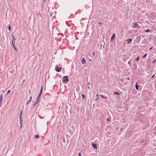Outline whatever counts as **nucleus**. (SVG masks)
I'll use <instances>...</instances> for the list:
<instances>
[{"label":"nucleus","mask_w":156,"mask_h":156,"mask_svg":"<svg viewBox=\"0 0 156 156\" xmlns=\"http://www.w3.org/2000/svg\"><path fill=\"white\" fill-rule=\"evenodd\" d=\"M43 89V87L42 86L41 87V88L40 91L39 92V93L38 96H37V98L36 101L35 102H34V104L33 105V106H34L36 105L38 102L40 96L42 94Z\"/></svg>","instance_id":"nucleus-1"},{"label":"nucleus","mask_w":156,"mask_h":156,"mask_svg":"<svg viewBox=\"0 0 156 156\" xmlns=\"http://www.w3.org/2000/svg\"><path fill=\"white\" fill-rule=\"evenodd\" d=\"M62 80L63 82H66L69 81L68 77V76H64L62 79Z\"/></svg>","instance_id":"nucleus-2"},{"label":"nucleus","mask_w":156,"mask_h":156,"mask_svg":"<svg viewBox=\"0 0 156 156\" xmlns=\"http://www.w3.org/2000/svg\"><path fill=\"white\" fill-rule=\"evenodd\" d=\"M133 28H138L139 27V26L137 23L135 22L133 26Z\"/></svg>","instance_id":"nucleus-3"},{"label":"nucleus","mask_w":156,"mask_h":156,"mask_svg":"<svg viewBox=\"0 0 156 156\" xmlns=\"http://www.w3.org/2000/svg\"><path fill=\"white\" fill-rule=\"evenodd\" d=\"M56 71L58 72H60L61 71V67H58L57 66H56Z\"/></svg>","instance_id":"nucleus-4"},{"label":"nucleus","mask_w":156,"mask_h":156,"mask_svg":"<svg viewBox=\"0 0 156 156\" xmlns=\"http://www.w3.org/2000/svg\"><path fill=\"white\" fill-rule=\"evenodd\" d=\"M32 97L31 96H30V99L29 100L27 101V102L26 103L27 105H28L29 104L30 102L32 100Z\"/></svg>","instance_id":"nucleus-5"},{"label":"nucleus","mask_w":156,"mask_h":156,"mask_svg":"<svg viewBox=\"0 0 156 156\" xmlns=\"http://www.w3.org/2000/svg\"><path fill=\"white\" fill-rule=\"evenodd\" d=\"M126 41L128 44H130L132 41V40L131 39H127Z\"/></svg>","instance_id":"nucleus-6"},{"label":"nucleus","mask_w":156,"mask_h":156,"mask_svg":"<svg viewBox=\"0 0 156 156\" xmlns=\"http://www.w3.org/2000/svg\"><path fill=\"white\" fill-rule=\"evenodd\" d=\"M93 147L95 149H97V146L96 144H95L92 143V144Z\"/></svg>","instance_id":"nucleus-7"},{"label":"nucleus","mask_w":156,"mask_h":156,"mask_svg":"<svg viewBox=\"0 0 156 156\" xmlns=\"http://www.w3.org/2000/svg\"><path fill=\"white\" fill-rule=\"evenodd\" d=\"M22 111H21L20 112V121H21V120L22 119V118L21 117V115H22Z\"/></svg>","instance_id":"nucleus-8"},{"label":"nucleus","mask_w":156,"mask_h":156,"mask_svg":"<svg viewBox=\"0 0 156 156\" xmlns=\"http://www.w3.org/2000/svg\"><path fill=\"white\" fill-rule=\"evenodd\" d=\"M82 64H85L86 63V61L84 58L82 59Z\"/></svg>","instance_id":"nucleus-9"},{"label":"nucleus","mask_w":156,"mask_h":156,"mask_svg":"<svg viewBox=\"0 0 156 156\" xmlns=\"http://www.w3.org/2000/svg\"><path fill=\"white\" fill-rule=\"evenodd\" d=\"M115 38V35L114 34H113L112 35L111 37V40L112 41L113 39H114Z\"/></svg>","instance_id":"nucleus-10"},{"label":"nucleus","mask_w":156,"mask_h":156,"mask_svg":"<svg viewBox=\"0 0 156 156\" xmlns=\"http://www.w3.org/2000/svg\"><path fill=\"white\" fill-rule=\"evenodd\" d=\"M139 86V85H138V83H136L135 87H136V90H138Z\"/></svg>","instance_id":"nucleus-11"},{"label":"nucleus","mask_w":156,"mask_h":156,"mask_svg":"<svg viewBox=\"0 0 156 156\" xmlns=\"http://www.w3.org/2000/svg\"><path fill=\"white\" fill-rule=\"evenodd\" d=\"M12 45H13V47L16 50H17V49H16V47H15V45L14 44H13V41H12Z\"/></svg>","instance_id":"nucleus-12"},{"label":"nucleus","mask_w":156,"mask_h":156,"mask_svg":"<svg viewBox=\"0 0 156 156\" xmlns=\"http://www.w3.org/2000/svg\"><path fill=\"white\" fill-rule=\"evenodd\" d=\"M96 96H97V98L96 99V101H98V94H97L96 95Z\"/></svg>","instance_id":"nucleus-13"},{"label":"nucleus","mask_w":156,"mask_h":156,"mask_svg":"<svg viewBox=\"0 0 156 156\" xmlns=\"http://www.w3.org/2000/svg\"><path fill=\"white\" fill-rule=\"evenodd\" d=\"M114 94H120V93L118 92H115V91L114 92Z\"/></svg>","instance_id":"nucleus-14"},{"label":"nucleus","mask_w":156,"mask_h":156,"mask_svg":"<svg viewBox=\"0 0 156 156\" xmlns=\"http://www.w3.org/2000/svg\"><path fill=\"white\" fill-rule=\"evenodd\" d=\"M82 96L83 99H84L85 98V96L83 94H82Z\"/></svg>","instance_id":"nucleus-15"},{"label":"nucleus","mask_w":156,"mask_h":156,"mask_svg":"<svg viewBox=\"0 0 156 156\" xmlns=\"http://www.w3.org/2000/svg\"><path fill=\"white\" fill-rule=\"evenodd\" d=\"M2 95H1V96H0V99L1 102L2 101Z\"/></svg>","instance_id":"nucleus-16"},{"label":"nucleus","mask_w":156,"mask_h":156,"mask_svg":"<svg viewBox=\"0 0 156 156\" xmlns=\"http://www.w3.org/2000/svg\"><path fill=\"white\" fill-rule=\"evenodd\" d=\"M10 90H9L7 93V94H9L10 93Z\"/></svg>","instance_id":"nucleus-17"},{"label":"nucleus","mask_w":156,"mask_h":156,"mask_svg":"<svg viewBox=\"0 0 156 156\" xmlns=\"http://www.w3.org/2000/svg\"><path fill=\"white\" fill-rule=\"evenodd\" d=\"M139 57H137L135 60L136 61H138L139 59Z\"/></svg>","instance_id":"nucleus-18"},{"label":"nucleus","mask_w":156,"mask_h":156,"mask_svg":"<svg viewBox=\"0 0 156 156\" xmlns=\"http://www.w3.org/2000/svg\"><path fill=\"white\" fill-rule=\"evenodd\" d=\"M111 119L110 117H109L108 118H107V120L108 121H110L111 120Z\"/></svg>","instance_id":"nucleus-19"},{"label":"nucleus","mask_w":156,"mask_h":156,"mask_svg":"<svg viewBox=\"0 0 156 156\" xmlns=\"http://www.w3.org/2000/svg\"><path fill=\"white\" fill-rule=\"evenodd\" d=\"M150 31V30L149 29H147L145 30V32H148Z\"/></svg>","instance_id":"nucleus-20"},{"label":"nucleus","mask_w":156,"mask_h":156,"mask_svg":"<svg viewBox=\"0 0 156 156\" xmlns=\"http://www.w3.org/2000/svg\"><path fill=\"white\" fill-rule=\"evenodd\" d=\"M35 137L37 138H38L39 137L38 135H35Z\"/></svg>","instance_id":"nucleus-21"},{"label":"nucleus","mask_w":156,"mask_h":156,"mask_svg":"<svg viewBox=\"0 0 156 156\" xmlns=\"http://www.w3.org/2000/svg\"><path fill=\"white\" fill-rule=\"evenodd\" d=\"M12 37H13V43L14 42H14V41H15L16 40V39H15L14 37L12 36Z\"/></svg>","instance_id":"nucleus-22"},{"label":"nucleus","mask_w":156,"mask_h":156,"mask_svg":"<svg viewBox=\"0 0 156 156\" xmlns=\"http://www.w3.org/2000/svg\"><path fill=\"white\" fill-rule=\"evenodd\" d=\"M147 54H145L143 57V58H144L146 56H147Z\"/></svg>","instance_id":"nucleus-23"},{"label":"nucleus","mask_w":156,"mask_h":156,"mask_svg":"<svg viewBox=\"0 0 156 156\" xmlns=\"http://www.w3.org/2000/svg\"><path fill=\"white\" fill-rule=\"evenodd\" d=\"M8 29H9V30H10V31L11 30V27H10V26H9V27H8Z\"/></svg>","instance_id":"nucleus-24"},{"label":"nucleus","mask_w":156,"mask_h":156,"mask_svg":"<svg viewBox=\"0 0 156 156\" xmlns=\"http://www.w3.org/2000/svg\"><path fill=\"white\" fill-rule=\"evenodd\" d=\"M79 156H82L81 155V153H79Z\"/></svg>","instance_id":"nucleus-25"},{"label":"nucleus","mask_w":156,"mask_h":156,"mask_svg":"<svg viewBox=\"0 0 156 156\" xmlns=\"http://www.w3.org/2000/svg\"><path fill=\"white\" fill-rule=\"evenodd\" d=\"M94 55H95V53H94V52H93L92 53V55L93 56H94Z\"/></svg>","instance_id":"nucleus-26"},{"label":"nucleus","mask_w":156,"mask_h":156,"mask_svg":"<svg viewBox=\"0 0 156 156\" xmlns=\"http://www.w3.org/2000/svg\"><path fill=\"white\" fill-rule=\"evenodd\" d=\"M156 60L154 59L153 62L152 63H154L155 62Z\"/></svg>","instance_id":"nucleus-27"},{"label":"nucleus","mask_w":156,"mask_h":156,"mask_svg":"<svg viewBox=\"0 0 156 156\" xmlns=\"http://www.w3.org/2000/svg\"><path fill=\"white\" fill-rule=\"evenodd\" d=\"M100 96L101 97H102L103 98H105V97H104L103 96H102V95H100Z\"/></svg>","instance_id":"nucleus-28"},{"label":"nucleus","mask_w":156,"mask_h":156,"mask_svg":"<svg viewBox=\"0 0 156 156\" xmlns=\"http://www.w3.org/2000/svg\"><path fill=\"white\" fill-rule=\"evenodd\" d=\"M87 88L88 89H90V87L88 86L87 87Z\"/></svg>","instance_id":"nucleus-29"},{"label":"nucleus","mask_w":156,"mask_h":156,"mask_svg":"<svg viewBox=\"0 0 156 156\" xmlns=\"http://www.w3.org/2000/svg\"><path fill=\"white\" fill-rule=\"evenodd\" d=\"M90 84V82H88L87 83V85H89Z\"/></svg>","instance_id":"nucleus-30"},{"label":"nucleus","mask_w":156,"mask_h":156,"mask_svg":"<svg viewBox=\"0 0 156 156\" xmlns=\"http://www.w3.org/2000/svg\"><path fill=\"white\" fill-rule=\"evenodd\" d=\"M154 76V75H153L152 76V78H153Z\"/></svg>","instance_id":"nucleus-31"},{"label":"nucleus","mask_w":156,"mask_h":156,"mask_svg":"<svg viewBox=\"0 0 156 156\" xmlns=\"http://www.w3.org/2000/svg\"><path fill=\"white\" fill-rule=\"evenodd\" d=\"M22 127V125H21L20 126V128L21 129Z\"/></svg>","instance_id":"nucleus-32"},{"label":"nucleus","mask_w":156,"mask_h":156,"mask_svg":"<svg viewBox=\"0 0 156 156\" xmlns=\"http://www.w3.org/2000/svg\"><path fill=\"white\" fill-rule=\"evenodd\" d=\"M152 48H150L149 49L151 50V49H152Z\"/></svg>","instance_id":"nucleus-33"},{"label":"nucleus","mask_w":156,"mask_h":156,"mask_svg":"<svg viewBox=\"0 0 156 156\" xmlns=\"http://www.w3.org/2000/svg\"><path fill=\"white\" fill-rule=\"evenodd\" d=\"M101 24V23H99V24Z\"/></svg>","instance_id":"nucleus-34"},{"label":"nucleus","mask_w":156,"mask_h":156,"mask_svg":"<svg viewBox=\"0 0 156 156\" xmlns=\"http://www.w3.org/2000/svg\"><path fill=\"white\" fill-rule=\"evenodd\" d=\"M20 124H21V125H22V123H21V122H20Z\"/></svg>","instance_id":"nucleus-35"}]
</instances>
